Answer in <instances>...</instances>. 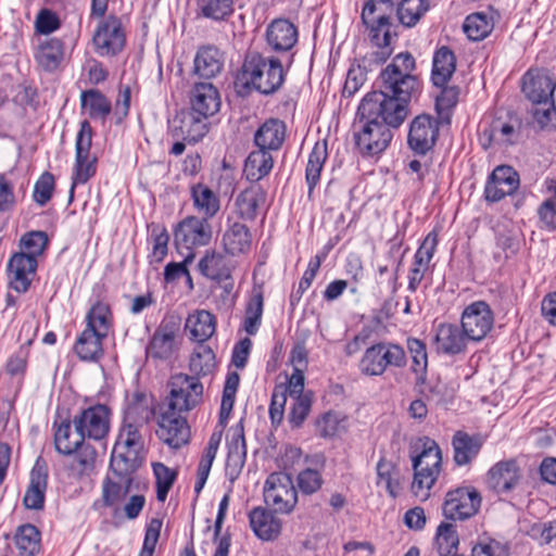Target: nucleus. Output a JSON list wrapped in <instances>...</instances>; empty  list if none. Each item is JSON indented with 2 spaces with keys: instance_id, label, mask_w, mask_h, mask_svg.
Returning <instances> with one entry per match:
<instances>
[{
  "instance_id": "9d476101",
  "label": "nucleus",
  "mask_w": 556,
  "mask_h": 556,
  "mask_svg": "<svg viewBox=\"0 0 556 556\" xmlns=\"http://www.w3.org/2000/svg\"><path fill=\"white\" fill-rule=\"evenodd\" d=\"M92 43L100 56H115L122 52L126 43V35L119 17L109 15L98 25Z\"/></svg>"
},
{
  "instance_id": "393cba45",
  "label": "nucleus",
  "mask_w": 556,
  "mask_h": 556,
  "mask_svg": "<svg viewBox=\"0 0 556 556\" xmlns=\"http://www.w3.org/2000/svg\"><path fill=\"white\" fill-rule=\"evenodd\" d=\"M415 67V60L409 53L397 54L393 62L389 64L380 74L381 84H393L401 86L404 80L410 78L414 83V90L418 88L417 78L410 75Z\"/></svg>"
},
{
  "instance_id": "5701e85b",
  "label": "nucleus",
  "mask_w": 556,
  "mask_h": 556,
  "mask_svg": "<svg viewBox=\"0 0 556 556\" xmlns=\"http://www.w3.org/2000/svg\"><path fill=\"white\" fill-rule=\"evenodd\" d=\"M47 485V465L40 459H37L30 471V482L23 498L26 508L34 510L43 508Z\"/></svg>"
},
{
  "instance_id": "58836bf2",
  "label": "nucleus",
  "mask_w": 556,
  "mask_h": 556,
  "mask_svg": "<svg viewBox=\"0 0 556 556\" xmlns=\"http://www.w3.org/2000/svg\"><path fill=\"white\" fill-rule=\"evenodd\" d=\"M225 251L230 255L247 252L251 247V233L249 228L241 223H233L223 236Z\"/></svg>"
},
{
  "instance_id": "79ce46f5",
  "label": "nucleus",
  "mask_w": 556,
  "mask_h": 556,
  "mask_svg": "<svg viewBox=\"0 0 556 556\" xmlns=\"http://www.w3.org/2000/svg\"><path fill=\"white\" fill-rule=\"evenodd\" d=\"M191 198L194 207L205 219L212 218L219 211V199L206 185H193Z\"/></svg>"
},
{
  "instance_id": "412c9836",
  "label": "nucleus",
  "mask_w": 556,
  "mask_h": 556,
  "mask_svg": "<svg viewBox=\"0 0 556 556\" xmlns=\"http://www.w3.org/2000/svg\"><path fill=\"white\" fill-rule=\"evenodd\" d=\"M37 260L31 255L18 252L12 255L8 263L10 286L20 293L29 289L33 276L36 273Z\"/></svg>"
},
{
  "instance_id": "de8ad7c7",
  "label": "nucleus",
  "mask_w": 556,
  "mask_h": 556,
  "mask_svg": "<svg viewBox=\"0 0 556 556\" xmlns=\"http://www.w3.org/2000/svg\"><path fill=\"white\" fill-rule=\"evenodd\" d=\"M63 55L64 46L62 40L58 38H50L39 46L37 60L45 70L53 71L61 63Z\"/></svg>"
},
{
  "instance_id": "13d9d810",
  "label": "nucleus",
  "mask_w": 556,
  "mask_h": 556,
  "mask_svg": "<svg viewBox=\"0 0 556 556\" xmlns=\"http://www.w3.org/2000/svg\"><path fill=\"white\" fill-rule=\"evenodd\" d=\"M198 5L203 16L214 21H223L233 12L232 0H199Z\"/></svg>"
},
{
  "instance_id": "39448f33",
  "label": "nucleus",
  "mask_w": 556,
  "mask_h": 556,
  "mask_svg": "<svg viewBox=\"0 0 556 556\" xmlns=\"http://www.w3.org/2000/svg\"><path fill=\"white\" fill-rule=\"evenodd\" d=\"M393 12V0H368L365 3L362 21L369 29L370 39L375 45H390Z\"/></svg>"
},
{
  "instance_id": "6ab92c4d",
  "label": "nucleus",
  "mask_w": 556,
  "mask_h": 556,
  "mask_svg": "<svg viewBox=\"0 0 556 556\" xmlns=\"http://www.w3.org/2000/svg\"><path fill=\"white\" fill-rule=\"evenodd\" d=\"M519 175L508 165L497 166L489 176L484 188V197L489 202H498L513 194L519 188Z\"/></svg>"
},
{
  "instance_id": "ddd939ff",
  "label": "nucleus",
  "mask_w": 556,
  "mask_h": 556,
  "mask_svg": "<svg viewBox=\"0 0 556 556\" xmlns=\"http://www.w3.org/2000/svg\"><path fill=\"white\" fill-rule=\"evenodd\" d=\"M493 325V312L484 301L469 304L462 314V329L468 340L481 341L492 330Z\"/></svg>"
},
{
  "instance_id": "4be33fe9",
  "label": "nucleus",
  "mask_w": 556,
  "mask_h": 556,
  "mask_svg": "<svg viewBox=\"0 0 556 556\" xmlns=\"http://www.w3.org/2000/svg\"><path fill=\"white\" fill-rule=\"evenodd\" d=\"M190 112L206 119L219 111V92L212 83H195L190 92Z\"/></svg>"
},
{
  "instance_id": "dca6fc26",
  "label": "nucleus",
  "mask_w": 556,
  "mask_h": 556,
  "mask_svg": "<svg viewBox=\"0 0 556 556\" xmlns=\"http://www.w3.org/2000/svg\"><path fill=\"white\" fill-rule=\"evenodd\" d=\"M208 219L190 216L185 218L175 230L177 248L191 251L193 247L206 245L212 238V228Z\"/></svg>"
},
{
  "instance_id": "6e6552de",
  "label": "nucleus",
  "mask_w": 556,
  "mask_h": 556,
  "mask_svg": "<svg viewBox=\"0 0 556 556\" xmlns=\"http://www.w3.org/2000/svg\"><path fill=\"white\" fill-rule=\"evenodd\" d=\"M92 142V129L87 121L80 124L76 137V157L74 166L73 184L70 191V199H73L74 189L77 184L87 182L97 172V156L90 154Z\"/></svg>"
},
{
  "instance_id": "bb28decb",
  "label": "nucleus",
  "mask_w": 556,
  "mask_h": 556,
  "mask_svg": "<svg viewBox=\"0 0 556 556\" xmlns=\"http://www.w3.org/2000/svg\"><path fill=\"white\" fill-rule=\"evenodd\" d=\"M266 38L275 51H288L298 41V30L288 20L277 18L267 27Z\"/></svg>"
},
{
  "instance_id": "4c0bfd02",
  "label": "nucleus",
  "mask_w": 556,
  "mask_h": 556,
  "mask_svg": "<svg viewBox=\"0 0 556 556\" xmlns=\"http://www.w3.org/2000/svg\"><path fill=\"white\" fill-rule=\"evenodd\" d=\"M266 193L258 187L253 186L242 191L236 199V206L239 216L247 220H253L261 205L265 203Z\"/></svg>"
},
{
  "instance_id": "c9c22d12",
  "label": "nucleus",
  "mask_w": 556,
  "mask_h": 556,
  "mask_svg": "<svg viewBox=\"0 0 556 556\" xmlns=\"http://www.w3.org/2000/svg\"><path fill=\"white\" fill-rule=\"evenodd\" d=\"M454 448V460L458 466L469 464L479 453L482 440L478 435H469L466 432L457 431L452 440Z\"/></svg>"
},
{
  "instance_id": "aec40b11",
  "label": "nucleus",
  "mask_w": 556,
  "mask_h": 556,
  "mask_svg": "<svg viewBox=\"0 0 556 556\" xmlns=\"http://www.w3.org/2000/svg\"><path fill=\"white\" fill-rule=\"evenodd\" d=\"M522 91L538 105H546L556 96V84L543 71H529L523 77Z\"/></svg>"
},
{
  "instance_id": "f03ea898",
  "label": "nucleus",
  "mask_w": 556,
  "mask_h": 556,
  "mask_svg": "<svg viewBox=\"0 0 556 556\" xmlns=\"http://www.w3.org/2000/svg\"><path fill=\"white\" fill-rule=\"evenodd\" d=\"M410 457L414 469L412 492L420 501H426L441 471V450L434 440L425 437L412 444Z\"/></svg>"
},
{
  "instance_id": "5fc2aeb1",
  "label": "nucleus",
  "mask_w": 556,
  "mask_h": 556,
  "mask_svg": "<svg viewBox=\"0 0 556 556\" xmlns=\"http://www.w3.org/2000/svg\"><path fill=\"white\" fill-rule=\"evenodd\" d=\"M463 28L470 40L479 41L492 31L493 23L484 13H472L466 17Z\"/></svg>"
},
{
  "instance_id": "9b49d317",
  "label": "nucleus",
  "mask_w": 556,
  "mask_h": 556,
  "mask_svg": "<svg viewBox=\"0 0 556 556\" xmlns=\"http://www.w3.org/2000/svg\"><path fill=\"white\" fill-rule=\"evenodd\" d=\"M111 409L103 404H97L83 409L73 417V426L78 429L84 439L100 441L110 431Z\"/></svg>"
},
{
  "instance_id": "a878e982",
  "label": "nucleus",
  "mask_w": 556,
  "mask_h": 556,
  "mask_svg": "<svg viewBox=\"0 0 556 556\" xmlns=\"http://www.w3.org/2000/svg\"><path fill=\"white\" fill-rule=\"evenodd\" d=\"M520 477V469L515 460L500 462L489 471V484L494 491L505 493L519 483Z\"/></svg>"
},
{
  "instance_id": "1a4fd4ad",
  "label": "nucleus",
  "mask_w": 556,
  "mask_h": 556,
  "mask_svg": "<svg viewBox=\"0 0 556 556\" xmlns=\"http://www.w3.org/2000/svg\"><path fill=\"white\" fill-rule=\"evenodd\" d=\"M359 123H362V127L355 134L358 150L367 155H375L384 151L393 137L392 127L378 118L376 119V117L359 116Z\"/></svg>"
},
{
  "instance_id": "052dcab7",
  "label": "nucleus",
  "mask_w": 556,
  "mask_h": 556,
  "mask_svg": "<svg viewBox=\"0 0 556 556\" xmlns=\"http://www.w3.org/2000/svg\"><path fill=\"white\" fill-rule=\"evenodd\" d=\"M376 469L379 482H384L387 492L392 497H395L399 491V472L396 466L391 460L381 458Z\"/></svg>"
},
{
  "instance_id": "2f4dec72",
  "label": "nucleus",
  "mask_w": 556,
  "mask_h": 556,
  "mask_svg": "<svg viewBox=\"0 0 556 556\" xmlns=\"http://www.w3.org/2000/svg\"><path fill=\"white\" fill-rule=\"evenodd\" d=\"M200 273L211 280L223 281L230 279L232 265L222 253L207 251L198 264Z\"/></svg>"
},
{
  "instance_id": "bf43d9fd",
  "label": "nucleus",
  "mask_w": 556,
  "mask_h": 556,
  "mask_svg": "<svg viewBox=\"0 0 556 556\" xmlns=\"http://www.w3.org/2000/svg\"><path fill=\"white\" fill-rule=\"evenodd\" d=\"M156 485V498L160 502H165L169 490L176 480V471L165 466L162 463L153 465Z\"/></svg>"
},
{
  "instance_id": "c03bdc74",
  "label": "nucleus",
  "mask_w": 556,
  "mask_h": 556,
  "mask_svg": "<svg viewBox=\"0 0 556 556\" xmlns=\"http://www.w3.org/2000/svg\"><path fill=\"white\" fill-rule=\"evenodd\" d=\"M14 542L20 556H35L40 549V532L30 523L20 526Z\"/></svg>"
},
{
  "instance_id": "680f3d73",
  "label": "nucleus",
  "mask_w": 556,
  "mask_h": 556,
  "mask_svg": "<svg viewBox=\"0 0 556 556\" xmlns=\"http://www.w3.org/2000/svg\"><path fill=\"white\" fill-rule=\"evenodd\" d=\"M141 428L142 426L124 421L115 445H122L123 448L140 452L143 448Z\"/></svg>"
},
{
  "instance_id": "603ef678",
  "label": "nucleus",
  "mask_w": 556,
  "mask_h": 556,
  "mask_svg": "<svg viewBox=\"0 0 556 556\" xmlns=\"http://www.w3.org/2000/svg\"><path fill=\"white\" fill-rule=\"evenodd\" d=\"M428 0H402L396 13L399 21L406 27L417 24L420 17L428 11Z\"/></svg>"
},
{
  "instance_id": "f704fd0d",
  "label": "nucleus",
  "mask_w": 556,
  "mask_h": 556,
  "mask_svg": "<svg viewBox=\"0 0 556 556\" xmlns=\"http://www.w3.org/2000/svg\"><path fill=\"white\" fill-rule=\"evenodd\" d=\"M154 414L151 396L144 392L138 391L135 392L127 406L124 421L143 427L148 425Z\"/></svg>"
},
{
  "instance_id": "4468645a",
  "label": "nucleus",
  "mask_w": 556,
  "mask_h": 556,
  "mask_svg": "<svg viewBox=\"0 0 556 556\" xmlns=\"http://www.w3.org/2000/svg\"><path fill=\"white\" fill-rule=\"evenodd\" d=\"M481 496L473 488H457L447 492L443 504V515L447 519L464 520L479 510Z\"/></svg>"
},
{
  "instance_id": "69168bd1",
  "label": "nucleus",
  "mask_w": 556,
  "mask_h": 556,
  "mask_svg": "<svg viewBox=\"0 0 556 556\" xmlns=\"http://www.w3.org/2000/svg\"><path fill=\"white\" fill-rule=\"evenodd\" d=\"M130 484L123 479L118 482L106 478L103 482L102 498L105 506H112L121 501L129 491Z\"/></svg>"
},
{
  "instance_id": "4d7b16f0",
  "label": "nucleus",
  "mask_w": 556,
  "mask_h": 556,
  "mask_svg": "<svg viewBox=\"0 0 556 556\" xmlns=\"http://www.w3.org/2000/svg\"><path fill=\"white\" fill-rule=\"evenodd\" d=\"M81 103L83 106L88 109L91 118L104 121L111 112L110 101L98 90L84 91Z\"/></svg>"
},
{
  "instance_id": "338daca9",
  "label": "nucleus",
  "mask_w": 556,
  "mask_h": 556,
  "mask_svg": "<svg viewBox=\"0 0 556 556\" xmlns=\"http://www.w3.org/2000/svg\"><path fill=\"white\" fill-rule=\"evenodd\" d=\"M48 244V237L43 231H31L21 239V248L24 254L31 255L35 260L40 255Z\"/></svg>"
},
{
  "instance_id": "cd10ccee",
  "label": "nucleus",
  "mask_w": 556,
  "mask_h": 556,
  "mask_svg": "<svg viewBox=\"0 0 556 556\" xmlns=\"http://www.w3.org/2000/svg\"><path fill=\"white\" fill-rule=\"evenodd\" d=\"M286 139V124L278 118H269L264 122L254 134V142L257 148L267 151H277Z\"/></svg>"
},
{
  "instance_id": "a18cd8bd",
  "label": "nucleus",
  "mask_w": 556,
  "mask_h": 556,
  "mask_svg": "<svg viewBox=\"0 0 556 556\" xmlns=\"http://www.w3.org/2000/svg\"><path fill=\"white\" fill-rule=\"evenodd\" d=\"M72 455L73 457L70 460L67 468L73 476L80 477L88 475L93 470L97 459V451L92 445L86 443L79 446Z\"/></svg>"
},
{
  "instance_id": "f3484780",
  "label": "nucleus",
  "mask_w": 556,
  "mask_h": 556,
  "mask_svg": "<svg viewBox=\"0 0 556 556\" xmlns=\"http://www.w3.org/2000/svg\"><path fill=\"white\" fill-rule=\"evenodd\" d=\"M207 132L205 119L194 112L181 111L169 124V135L173 139L186 140L188 144L200 141Z\"/></svg>"
},
{
  "instance_id": "a19ab883",
  "label": "nucleus",
  "mask_w": 556,
  "mask_h": 556,
  "mask_svg": "<svg viewBox=\"0 0 556 556\" xmlns=\"http://www.w3.org/2000/svg\"><path fill=\"white\" fill-rule=\"evenodd\" d=\"M273 165L270 151L258 148L245 160L244 174L249 180L258 181L270 173Z\"/></svg>"
},
{
  "instance_id": "864d4df0",
  "label": "nucleus",
  "mask_w": 556,
  "mask_h": 556,
  "mask_svg": "<svg viewBox=\"0 0 556 556\" xmlns=\"http://www.w3.org/2000/svg\"><path fill=\"white\" fill-rule=\"evenodd\" d=\"M86 329H92L100 336L108 337L111 328V311L108 304L97 302L87 314Z\"/></svg>"
},
{
  "instance_id": "7c9ffc66",
  "label": "nucleus",
  "mask_w": 556,
  "mask_h": 556,
  "mask_svg": "<svg viewBox=\"0 0 556 556\" xmlns=\"http://www.w3.org/2000/svg\"><path fill=\"white\" fill-rule=\"evenodd\" d=\"M222 52L212 46L202 47L194 58V74L200 78L212 79L223 70Z\"/></svg>"
},
{
  "instance_id": "e433bc0d",
  "label": "nucleus",
  "mask_w": 556,
  "mask_h": 556,
  "mask_svg": "<svg viewBox=\"0 0 556 556\" xmlns=\"http://www.w3.org/2000/svg\"><path fill=\"white\" fill-rule=\"evenodd\" d=\"M73 419L60 424L54 433L55 450L63 455H72L85 443V439L78 429L72 430Z\"/></svg>"
},
{
  "instance_id": "ea45409f",
  "label": "nucleus",
  "mask_w": 556,
  "mask_h": 556,
  "mask_svg": "<svg viewBox=\"0 0 556 556\" xmlns=\"http://www.w3.org/2000/svg\"><path fill=\"white\" fill-rule=\"evenodd\" d=\"M186 329L190 330V333L195 341H206L215 332V316L208 311H197L188 316L186 320Z\"/></svg>"
},
{
  "instance_id": "6e6d98bb",
  "label": "nucleus",
  "mask_w": 556,
  "mask_h": 556,
  "mask_svg": "<svg viewBox=\"0 0 556 556\" xmlns=\"http://www.w3.org/2000/svg\"><path fill=\"white\" fill-rule=\"evenodd\" d=\"M215 366V354L208 346H199L190 357V371L198 377L212 374Z\"/></svg>"
},
{
  "instance_id": "8fccbe9b",
  "label": "nucleus",
  "mask_w": 556,
  "mask_h": 556,
  "mask_svg": "<svg viewBox=\"0 0 556 556\" xmlns=\"http://www.w3.org/2000/svg\"><path fill=\"white\" fill-rule=\"evenodd\" d=\"M264 307V298L261 289H253L252 295L247 303L244 316V330L254 336L261 325Z\"/></svg>"
},
{
  "instance_id": "09e8293b",
  "label": "nucleus",
  "mask_w": 556,
  "mask_h": 556,
  "mask_svg": "<svg viewBox=\"0 0 556 556\" xmlns=\"http://www.w3.org/2000/svg\"><path fill=\"white\" fill-rule=\"evenodd\" d=\"M327 142L326 141H317L309 154L307 166H306V182L308 185L309 193L313 191L314 187L317 185L320 178V173L324 166V163L327 159Z\"/></svg>"
},
{
  "instance_id": "c756f323",
  "label": "nucleus",
  "mask_w": 556,
  "mask_h": 556,
  "mask_svg": "<svg viewBox=\"0 0 556 556\" xmlns=\"http://www.w3.org/2000/svg\"><path fill=\"white\" fill-rule=\"evenodd\" d=\"M467 337L457 326L442 324L438 327L435 334L437 351L454 355L465 351Z\"/></svg>"
},
{
  "instance_id": "2eb2a0df",
  "label": "nucleus",
  "mask_w": 556,
  "mask_h": 556,
  "mask_svg": "<svg viewBox=\"0 0 556 556\" xmlns=\"http://www.w3.org/2000/svg\"><path fill=\"white\" fill-rule=\"evenodd\" d=\"M438 136V119L427 114H420L409 125L407 143L416 154L425 155L433 148Z\"/></svg>"
},
{
  "instance_id": "a211bd4d",
  "label": "nucleus",
  "mask_w": 556,
  "mask_h": 556,
  "mask_svg": "<svg viewBox=\"0 0 556 556\" xmlns=\"http://www.w3.org/2000/svg\"><path fill=\"white\" fill-rule=\"evenodd\" d=\"M180 329V319L175 316L165 318L155 330L148 348L149 356L159 359L169 358L175 351V338Z\"/></svg>"
},
{
  "instance_id": "7ed1b4c3",
  "label": "nucleus",
  "mask_w": 556,
  "mask_h": 556,
  "mask_svg": "<svg viewBox=\"0 0 556 556\" xmlns=\"http://www.w3.org/2000/svg\"><path fill=\"white\" fill-rule=\"evenodd\" d=\"M238 79L244 87L252 86L261 93H274L285 80L282 64L278 59H266L257 52H250Z\"/></svg>"
},
{
  "instance_id": "49530a36",
  "label": "nucleus",
  "mask_w": 556,
  "mask_h": 556,
  "mask_svg": "<svg viewBox=\"0 0 556 556\" xmlns=\"http://www.w3.org/2000/svg\"><path fill=\"white\" fill-rule=\"evenodd\" d=\"M482 136L488 140L486 143H483L485 148L492 143L513 144L516 129L510 123L495 118L483 129Z\"/></svg>"
},
{
  "instance_id": "0eeeda50",
  "label": "nucleus",
  "mask_w": 556,
  "mask_h": 556,
  "mask_svg": "<svg viewBox=\"0 0 556 556\" xmlns=\"http://www.w3.org/2000/svg\"><path fill=\"white\" fill-rule=\"evenodd\" d=\"M406 354L403 348L392 343H378L368 348L359 363L363 374L369 376L382 375L389 366L404 367Z\"/></svg>"
},
{
  "instance_id": "e2e57ef3",
  "label": "nucleus",
  "mask_w": 556,
  "mask_h": 556,
  "mask_svg": "<svg viewBox=\"0 0 556 556\" xmlns=\"http://www.w3.org/2000/svg\"><path fill=\"white\" fill-rule=\"evenodd\" d=\"M346 417L339 413L328 412L317 421L319 434L324 438L334 437L345 430Z\"/></svg>"
},
{
  "instance_id": "774afa93",
  "label": "nucleus",
  "mask_w": 556,
  "mask_h": 556,
  "mask_svg": "<svg viewBox=\"0 0 556 556\" xmlns=\"http://www.w3.org/2000/svg\"><path fill=\"white\" fill-rule=\"evenodd\" d=\"M508 548L493 539L479 541L471 551V556H508Z\"/></svg>"
},
{
  "instance_id": "0e129e2a",
  "label": "nucleus",
  "mask_w": 556,
  "mask_h": 556,
  "mask_svg": "<svg viewBox=\"0 0 556 556\" xmlns=\"http://www.w3.org/2000/svg\"><path fill=\"white\" fill-rule=\"evenodd\" d=\"M407 349L413 361V371L419 375L420 378H424L428 367L426 344L418 339L412 338L407 340Z\"/></svg>"
},
{
  "instance_id": "473e14b6",
  "label": "nucleus",
  "mask_w": 556,
  "mask_h": 556,
  "mask_svg": "<svg viewBox=\"0 0 556 556\" xmlns=\"http://www.w3.org/2000/svg\"><path fill=\"white\" fill-rule=\"evenodd\" d=\"M247 458V446L243 434V428L238 430L228 444V455L226 459V476L232 482L242 471Z\"/></svg>"
},
{
  "instance_id": "72a5a7b5",
  "label": "nucleus",
  "mask_w": 556,
  "mask_h": 556,
  "mask_svg": "<svg viewBox=\"0 0 556 556\" xmlns=\"http://www.w3.org/2000/svg\"><path fill=\"white\" fill-rule=\"evenodd\" d=\"M456 70V56L443 46L433 55L431 79L437 87H444Z\"/></svg>"
},
{
  "instance_id": "3c124183",
  "label": "nucleus",
  "mask_w": 556,
  "mask_h": 556,
  "mask_svg": "<svg viewBox=\"0 0 556 556\" xmlns=\"http://www.w3.org/2000/svg\"><path fill=\"white\" fill-rule=\"evenodd\" d=\"M435 544L440 556L455 555L459 545V538L455 526L442 522L437 529Z\"/></svg>"
},
{
  "instance_id": "b1692460",
  "label": "nucleus",
  "mask_w": 556,
  "mask_h": 556,
  "mask_svg": "<svg viewBox=\"0 0 556 556\" xmlns=\"http://www.w3.org/2000/svg\"><path fill=\"white\" fill-rule=\"evenodd\" d=\"M249 521L254 534L263 541H274L281 532V520L267 508H253L249 513Z\"/></svg>"
},
{
  "instance_id": "423d86ee",
  "label": "nucleus",
  "mask_w": 556,
  "mask_h": 556,
  "mask_svg": "<svg viewBox=\"0 0 556 556\" xmlns=\"http://www.w3.org/2000/svg\"><path fill=\"white\" fill-rule=\"evenodd\" d=\"M263 496L274 513L290 514L298 503V492L290 476L274 472L265 481Z\"/></svg>"
},
{
  "instance_id": "f257e3e1",
  "label": "nucleus",
  "mask_w": 556,
  "mask_h": 556,
  "mask_svg": "<svg viewBox=\"0 0 556 556\" xmlns=\"http://www.w3.org/2000/svg\"><path fill=\"white\" fill-rule=\"evenodd\" d=\"M381 90L367 93L358 106V116L376 117L392 128H399L408 115V103L414 90V83L407 78L402 87L382 84Z\"/></svg>"
},
{
  "instance_id": "20e7f679",
  "label": "nucleus",
  "mask_w": 556,
  "mask_h": 556,
  "mask_svg": "<svg viewBox=\"0 0 556 556\" xmlns=\"http://www.w3.org/2000/svg\"><path fill=\"white\" fill-rule=\"evenodd\" d=\"M169 394L159 409L182 416L197 407L203 396V386L198 377L178 374L169 380Z\"/></svg>"
},
{
  "instance_id": "f8f14e48",
  "label": "nucleus",
  "mask_w": 556,
  "mask_h": 556,
  "mask_svg": "<svg viewBox=\"0 0 556 556\" xmlns=\"http://www.w3.org/2000/svg\"><path fill=\"white\" fill-rule=\"evenodd\" d=\"M156 422L157 438L170 448L178 450L189 443L191 430L186 417L159 409Z\"/></svg>"
},
{
  "instance_id": "37998d69",
  "label": "nucleus",
  "mask_w": 556,
  "mask_h": 556,
  "mask_svg": "<svg viewBox=\"0 0 556 556\" xmlns=\"http://www.w3.org/2000/svg\"><path fill=\"white\" fill-rule=\"evenodd\" d=\"M103 339L105 337L100 336L94 330L85 329L76 341V354L83 361H97L103 355Z\"/></svg>"
},
{
  "instance_id": "c85d7f7f",
  "label": "nucleus",
  "mask_w": 556,
  "mask_h": 556,
  "mask_svg": "<svg viewBox=\"0 0 556 556\" xmlns=\"http://www.w3.org/2000/svg\"><path fill=\"white\" fill-rule=\"evenodd\" d=\"M139 453L135 450L123 448L122 445H114L111 455L110 468L119 479L130 484L131 473L140 466Z\"/></svg>"
}]
</instances>
